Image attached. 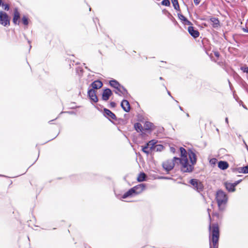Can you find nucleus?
<instances>
[{
	"label": "nucleus",
	"instance_id": "f257e3e1",
	"mask_svg": "<svg viewBox=\"0 0 248 248\" xmlns=\"http://www.w3.org/2000/svg\"><path fill=\"white\" fill-rule=\"evenodd\" d=\"M179 150L181 158L174 157L172 159L167 160L163 163L162 166L167 172H168L173 169L175 163L181 164V169L184 172H190L193 170V166L197 161L196 155L191 150L189 151L187 153L183 147H180Z\"/></svg>",
	"mask_w": 248,
	"mask_h": 248
},
{
	"label": "nucleus",
	"instance_id": "f03ea898",
	"mask_svg": "<svg viewBox=\"0 0 248 248\" xmlns=\"http://www.w3.org/2000/svg\"><path fill=\"white\" fill-rule=\"evenodd\" d=\"M209 229L210 232V248H218L219 236L218 225L217 224H213L212 226L210 225Z\"/></svg>",
	"mask_w": 248,
	"mask_h": 248
},
{
	"label": "nucleus",
	"instance_id": "7ed1b4c3",
	"mask_svg": "<svg viewBox=\"0 0 248 248\" xmlns=\"http://www.w3.org/2000/svg\"><path fill=\"white\" fill-rule=\"evenodd\" d=\"M216 200L220 210H223L227 203L228 198L224 192L218 190L217 193Z\"/></svg>",
	"mask_w": 248,
	"mask_h": 248
},
{
	"label": "nucleus",
	"instance_id": "20e7f679",
	"mask_svg": "<svg viewBox=\"0 0 248 248\" xmlns=\"http://www.w3.org/2000/svg\"><path fill=\"white\" fill-rule=\"evenodd\" d=\"M10 23V18L8 15L3 11H0V24L6 27L9 26Z\"/></svg>",
	"mask_w": 248,
	"mask_h": 248
},
{
	"label": "nucleus",
	"instance_id": "39448f33",
	"mask_svg": "<svg viewBox=\"0 0 248 248\" xmlns=\"http://www.w3.org/2000/svg\"><path fill=\"white\" fill-rule=\"evenodd\" d=\"M190 183L192 186L193 188L197 190L198 191L200 192L202 190L203 186L199 180L193 179L190 181Z\"/></svg>",
	"mask_w": 248,
	"mask_h": 248
},
{
	"label": "nucleus",
	"instance_id": "423d86ee",
	"mask_svg": "<svg viewBox=\"0 0 248 248\" xmlns=\"http://www.w3.org/2000/svg\"><path fill=\"white\" fill-rule=\"evenodd\" d=\"M146 187V185L144 184H141L138 185L136 186H135L132 187L134 189L135 194L138 195L141 193Z\"/></svg>",
	"mask_w": 248,
	"mask_h": 248
},
{
	"label": "nucleus",
	"instance_id": "0eeeda50",
	"mask_svg": "<svg viewBox=\"0 0 248 248\" xmlns=\"http://www.w3.org/2000/svg\"><path fill=\"white\" fill-rule=\"evenodd\" d=\"M88 95L90 99L93 102L96 103L98 101V98L96 95V92L93 89H90L88 91Z\"/></svg>",
	"mask_w": 248,
	"mask_h": 248
},
{
	"label": "nucleus",
	"instance_id": "6e6552de",
	"mask_svg": "<svg viewBox=\"0 0 248 248\" xmlns=\"http://www.w3.org/2000/svg\"><path fill=\"white\" fill-rule=\"evenodd\" d=\"M104 115L106 117H107L108 119L109 120L110 119H112L113 120L116 119V117L115 115L108 109H104Z\"/></svg>",
	"mask_w": 248,
	"mask_h": 248
},
{
	"label": "nucleus",
	"instance_id": "1a4fd4ad",
	"mask_svg": "<svg viewBox=\"0 0 248 248\" xmlns=\"http://www.w3.org/2000/svg\"><path fill=\"white\" fill-rule=\"evenodd\" d=\"M187 30L189 34L194 38H196L199 36V32L197 30H195L193 27L189 26L188 27Z\"/></svg>",
	"mask_w": 248,
	"mask_h": 248
},
{
	"label": "nucleus",
	"instance_id": "9d476101",
	"mask_svg": "<svg viewBox=\"0 0 248 248\" xmlns=\"http://www.w3.org/2000/svg\"><path fill=\"white\" fill-rule=\"evenodd\" d=\"M112 94V92L109 89L104 90L102 93V99L104 101L108 100Z\"/></svg>",
	"mask_w": 248,
	"mask_h": 248
},
{
	"label": "nucleus",
	"instance_id": "9b49d317",
	"mask_svg": "<svg viewBox=\"0 0 248 248\" xmlns=\"http://www.w3.org/2000/svg\"><path fill=\"white\" fill-rule=\"evenodd\" d=\"M121 107L126 112H129L130 109L129 103L126 100H123L121 102Z\"/></svg>",
	"mask_w": 248,
	"mask_h": 248
},
{
	"label": "nucleus",
	"instance_id": "f8f14e48",
	"mask_svg": "<svg viewBox=\"0 0 248 248\" xmlns=\"http://www.w3.org/2000/svg\"><path fill=\"white\" fill-rule=\"evenodd\" d=\"M224 186L227 189V190L229 192H233L235 191V186L233 183H231L228 182H226L224 183Z\"/></svg>",
	"mask_w": 248,
	"mask_h": 248
},
{
	"label": "nucleus",
	"instance_id": "ddd939ff",
	"mask_svg": "<svg viewBox=\"0 0 248 248\" xmlns=\"http://www.w3.org/2000/svg\"><path fill=\"white\" fill-rule=\"evenodd\" d=\"M115 93L119 95H125L127 93V92L123 86L120 85L119 88L115 91Z\"/></svg>",
	"mask_w": 248,
	"mask_h": 248
},
{
	"label": "nucleus",
	"instance_id": "4468645a",
	"mask_svg": "<svg viewBox=\"0 0 248 248\" xmlns=\"http://www.w3.org/2000/svg\"><path fill=\"white\" fill-rule=\"evenodd\" d=\"M103 86V83L100 80H95L91 84V86L92 87V89H100Z\"/></svg>",
	"mask_w": 248,
	"mask_h": 248
},
{
	"label": "nucleus",
	"instance_id": "2eb2a0df",
	"mask_svg": "<svg viewBox=\"0 0 248 248\" xmlns=\"http://www.w3.org/2000/svg\"><path fill=\"white\" fill-rule=\"evenodd\" d=\"M218 167L222 170H225L229 167V164L226 161H220L218 163Z\"/></svg>",
	"mask_w": 248,
	"mask_h": 248
},
{
	"label": "nucleus",
	"instance_id": "dca6fc26",
	"mask_svg": "<svg viewBox=\"0 0 248 248\" xmlns=\"http://www.w3.org/2000/svg\"><path fill=\"white\" fill-rule=\"evenodd\" d=\"M210 21L212 23L213 28H216L219 26V21L218 18L213 17L210 18Z\"/></svg>",
	"mask_w": 248,
	"mask_h": 248
},
{
	"label": "nucleus",
	"instance_id": "f3484780",
	"mask_svg": "<svg viewBox=\"0 0 248 248\" xmlns=\"http://www.w3.org/2000/svg\"><path fill=\"white\" fill-rule=\"evenodd\" d=\"M20 18V14L17 9L14 10V14L13 17V22L15 24H17V22L18 21Z\"/></svg>",
	"mask_w": 248,
	"mask_h": 248
},
{
	"label": "nucleus",
	"instance_id": "a211bd4d",
	"mask_svg": "<svg viewBox=\"0 0 248 248\" xmlns=\"http://www.w3.org/2000/svg\"><path fill=\"white\" fill-rule=\"evenodd\" d=\"M134 195H136L135 194L134 189L133 188H131L123 195L122 198L125 199L128 197H131Z\"/></svg>",
	"mask_w": 248,
	"mask_h": 248
},
{
	"label": "nucleus",
	"instance_id": "6ab92c4d",
	"mask_svg": "<svg viewBox=\"0 0 248 248\" xmlns=\"http://www.w3.org/2000/svg\"><path fill=\"white\" fill-rule=\"evenodd\" d=\"M109 84H110V85L114 88L116 90H117L118 89V88H119V87H120V86L121 85L119 82H118L116 80H110V82H109Z\"/></svg>",
	"mask_w": 248,
	"mask_h": 248
},
{
	"label": "nucleus",
	"instance_id": "aec40b11",
	"mask_svg": "<svg viewBox=\"0 0 248 248\" xmlns=\"http://www.w3.org/2000/svg\"><path fill=\"white\" fill-rule=\"evenodd\" d=\"M154 127V124L149 122H146L144 124V128L145 130L152 129Z\"/></svg>",
	"mask_w": 248,
	"mask_h": 248
},
{
	"label": "nucleus",
	"instance_id": "412c9836",
	"mask_svg": "<svg viewBox=\"0 0 248 248\" xmlns=\"http://www.w3.org/2000/svg\"><path fill=\"white\" fill-rule=\"evenodd\" d=\"M146 177V174L143 172H141L139 174L137 180L139 182H142L144 181L145 180V178Z\"/></svg>",
	"mask_w": 248,
	"mask_h": 248
},
{
	"label": "nucleus",
	"instance_id": "4be33fe9",
	"mask_svg": "<svg viewBox=\"0 0 248 248\" xmlns=\"http://www.w3.org/2000/svg\"><path fill=\"white\" fill-rule=\"evenodd\" d=\"M134 127H135V130L137 132H141L142 130H143V127H142L141 124L140 123H136L135 124Z\"/></svg>",
	"mask_w": 248,
	"mask_h": 248
},
{
	"label": "nucleus",
	"instance_id": "5701e85b",
	"mask_svg": "<svg viewBox=\"0 0 248 248\" xmlns=\"http://www.w3.org/2000/svg\"><path fill=\"white\" fill-rule=\"evenodd\" d=\"M173 6L176 10H180V7L178 2V0H171Z\"/></svg>",
	"mask_w": 248,
	"mask_h": 248
},
{
	"label": "nucleus",
	"instance_id": "b1692460",
	"mask_svg": "<svg viewBox=\"0 0 248 248\" xmlns=\"http://www.w3.org/2000/svg\"><path fill=\"white\" fill-rule=\"evenodd\" d=\"M239 172H242L244 173H248V165L245 167H240L238 169Z\"/></svg>",
	"mask_w": 248,
	"mask_h": 248
},
{
	"label": "nucleus",
	"instance_id": "393cba45",
	"mask_svg": "<svg viewBox=\"0 0 248 248\" xmlns=\"http://www.w3.org/2000/svg\"><path fill=\"white\" fill-rule=\"evenodd\" d=\"M156 143V142L155 140H151V141H149L147 145L149 147L150 150H152L154 148V146Z\"/></svg>",
	"mask_w": 248,
	"mask_h": 248
},
{
	"label": "nucleus",
	"instance_id": "a878e982",
	"mask_svg": "<svg viewBox=\"0 0 248 248\" xmlns=\"http://www.w3.org/2000/svg\"><path fill=\"white\" fill-rule=\"evenodd\" d=\"M148 148H149V147L147 145H146V146L142 147V150L145 153L149 154L151 150H150V149L148 150Z\"/></svg>",
	"mask_w": 248,
	"mask_h": 248
},
{
	"label": "nucleus",
	"instance_id": "bb28decb",
	"mask_svg": "<svg viewBox=\"0 0 248 248\" xmlns=\"http://www.w3.org/2000/svg\"><path fill=\"white\" fill-rule=\"evenodd\" d=\"M22 21L24 25H27L29 23L28 18L26 16H24L22 18Z\"/></svg>",
	"mask_w": 248,
	"mask_h": 248
},
{
	"label": "nucleus",
	"instance_id": "cd10ccee",
	"mask_svg": "<svg viewBox=\"0 0 248 248\" xmlns=\"http://www.w3.org/2000/svg\"><path fill=\"white\" fill-rule=\"evenodd\" d=\"M161 4L163 5L168 6L170 5V2L169 0H163L161 2Z\"/></svg>",
	"mask_w": 248,
	"mask_h": 248
},
{
	"label": "nucleus",
	"instance_id": "c85d7f7f",
	"mask_svg": "<svg viewBox=\"0 0 248 248\" xmlns=\"http://www.w3.org/2000/svg\"><path fill=\"white\" fill-rule=\"evenodd\" d=\"M178 16L180 20L184 21V22L187 19L185 17V16H184L183 15L178 14Z\"/></svg>",
	"mask_w": 248,
	"mask_h": 248
},
{
	"label": "nucleus",
	"instance_id": "c756f323",
	"mask_svg": "<svg viewBox=\"0 0 248 248\" xmlns=\"http://www.w3.org/2000/svg\"><path fill=\"white\" fill-rule=\"evenodd\" d=\"M217 162V159L216 158H213L210 159V163L211 165H215Z\"/></svg>",
	"mask_w": 248,
	"mask_h": 248
},
{
	"label": "nucleus",
	"instance_id": "7c9ffc66",
	"mask_svg": "<svg viewBox=\"0 0 248 248\" xmlns=\"http://www.w3.org/2000/svg\"><path fill=\"white\" fill-rule=\"evenodd\" d=\"M241 70L244 73H248V67H241Z\"/></svg>",
	"mask_w": 248,
	"mask_h": 248
},
{
	"label": "nucleus",
	"instance_id": "2f4dec72",
	"mask_svg": "<svg viewBox=\"0 0 248 248\" xmlns=\"http://www.w3.org/2000/svg\"><path fill=\"white\" fill-rule=\"evenodd\" d=\"M155 148H156L157 151H161L163 149V146L161 145H157L155 146Z\"/></svg>",
	"mask_w": 248,
	"mask_h": 248
},
{
	"label": "nucleus",
	"instance_id": "473e14b6",
	"mask_svg": "<svg viewBox=\"0 0 248 248\" xmlns=\"http://www.w3.org/2000/svg\"><path fill=\"white\" fill-rule=\"evenodd\" d=\"M2 6L3 7V8H4V10H9V5L7 4H2Z\"/></svg>",
	"mask_w": 248,
	"mask_h": 248
},
{
	"label": "nucleus",
	"instance_id": "72a5a7b5",
	"mask_svg": "<svg viewBox=\"0 0 248 248\" xmlns=\"http://www.w3.org/2000/svg\"><path fill=\"white\" fill-rule=\"evenodd\" d=\"M185 24L188 25H190L192 24L191 22L188 20L187 19H186V20L185 21Z\"/></svg>",
	"mask_w": 248,
	"mask_h": 248
},
{
	"label": "nucleus",
	"instance_id": "f704fd0d",
	"mask_svg": "<svg viewBox=\"0 0 248 248\" xmlns=\"http://www.w3.org/2000/svg\"><path fill=\"white\" fill-rule=\"evenodd\" d=\"M242 181V180H238L237 181H236L235 182H234L233 183V184L235 186H236L238 184H239Z\"/></svg>",
	"mask_w": 248,
	"mask_h": 248
},
{
	"label": "nucleus",
	"instance_id": "c9c22d12",
	"mask_svg": "<svg viewBox=\"0 0 248 248\" xmlns=\"http://www.w3.org/2000/svg\"><path fill=\"white\" fill-rule=\"evenodd\" d=\"M214 55H215L216 57H217V58H218L219 57V53L217 51H214Z\"/></svg>",
	"mask_w": 248,
	"mask_h": 248
},
{
	"label": "nucleus",
	"instance_id": "e433bc0d",
	"mask_svg": "<svg viewBox=\"0 0 248 248\" xmlns=\"http://www.w3.org/2000/svg\"><path fill=\"white\" fill-rule=\"evenodd\" d=\"M194 2L195 4V5H197L200 3V0H194Z\"/></svg>",
	"mask_w": 248,
	"mask_h": 248
},
{
	"label": "nucleus",
	"instance_id": "4c0bfd02",
	"mask_svg": "<svg viewBox=\"0 0 248 248\" xmlns=\"http://www.w3.org/2000/svg\"><path fill=\"white\" fill-rule=\"evenodd\" d=\"M170 151L171 152H172L173 153H174L175 152V149L174 147H171L170 148Z\"/></svg>",
	"mask_w": 248,
	"mask_h": 248
},
{
	"label": "nucleus",
	"instance_id": "58836bf2",
	"mask_svg": "<svg viewBox=\"0 0 248 248\" xmlns=\"http://www.w3.org/2000/svg\"><path fill=\"white\" fill-rule=\"evenodd\" d=\"M115 105H116V104L114 102H112L110 103V106L112 107H115Z\"/></svg>",
	"mask_w": 248,
	"mask_h": 248
},
{
	"label": "nucleus",
	"instance_id": "ea45409f",
	"mask_svg": "<svg viewBox=\"0 0 248 248\" xmlns=\"http://www.w3.org/2000/svg\"><path fill=\"white\" fill-rule=\"evenodd\" d=\"M207 211H208V215H209V219L211 220V217H210V211H211V209H208Z\"/></svg>",
	"mask_w": 248,
	"mask_h": 248
},
{
	"label": "nucleus",
	"instance_id": "a19ab883",
	"mask_svg": "<svg viewBox=\"0 0 248 248\" xmlns=\"http://www.w3.org/2000/svg\"><path fill=\"white\" fill-rule=\"evenodd\" d=\"M225 122L227 124H228V118L227 117L225 119Z\"/></svg>",
	"mask_w": 248,
	"mask_h": 248
},
{
	"label": "nucleus",
	"instance_id": "79ce46f5",
	"mask_svg": "<svg viewBox=\"0 0 248 248\" xmlns=\"http://www.w3.org/2000/svg\"><path fill=\"white\" fill-rule=\"evenodd\" d=\"M244 31L246 32H248V29H244Z\"/></svg>",
	"mask_w": 248,
	"mask_h": 248
},
{
	"label": "nucleus",
	"instance_id": "37998d69",
	"mask_svg": "<svg viewBox=\"0 0 248 248\" xmlns=\"http://www.w3.org/2000/svg\"><path fill=\"white\" fill-rule=\"evenodd\" d=\"M168 92V94H169V95L171 96L170 92H169V91H168V92Z\"/></svg>",
	"mask_w": 248,
	"mask_h": 248
},
{
	"label": "nucleus",
	"instance_id": "c03bdc74",
	"mask_svg": "<svg viewBox=\"0 0 248 248\" xmlns=\"http://www.w3.org/2000/svg\"><path fill=\"white\" fill-rule=\"evenodd\" d=\"M179 108L181 110H183V108L181 106H179Z\"/></svg>",
	"mask_w": 248,
	"mask_h": 248
},
{
	"label": "nucleus",
	"instance_id": "a18cd8bd",
	"mask_svg": "<svg viewBox=\"0 0 248 248\" xmlns=\"http://www.w3.org/2000/svg\"><path fill=\"white\" fill-rule=\"evenodd\" d=\"M28 42L29 44L30 45V44H31V41H30V40H28Z\"/></svg>",
	"mask_w": 248,
	"mask_h": 248
},
{
	"label": "nucleus",
	"instance_id": "49530a36",
	"mask_svg": "<svg viewBox=\"0 0 248 248\" xmlns=\"http://www.w3.org/2000/svg\"><path fill=\"white\" fill-rule=\"evenodd\" d=\"M186 116H187V117H189V114L188 113H186Z\"/></svg>",
	"mask_w": 248,
	"mask_h": 248
},
{
	"label": "nucleus",
	"instance_id": "de8ad7c7",
	"mask_svg": "<svg viewBox=\"0 0 248 248\" xmlns=\"http://www.w3.org/2000/svg\"><path fill=\"white\" fill-rule=\"evenodd\" d=\"M1 0H0V6L1 5Z\"/></svg>",
	"mask_w": 248,
	"mask_h": 248
},
{
	"label": "nucleus",
	"instance_id": "09e8293b",
	"mask_svg": "<svg viewBox=\"0 0 248 248\" xmlns=\"http://www.w3.org/2000/svg\"><path fill=\"white\" fill-rule=\"evenodd\" d=\"M214 215H215H215H216V216H217V215H218V214H214Z\"/></svg>",
	"mask_w": 248,
	"mask_h": 248
},
{
	"label": "nucleus",
	"instance_id": "8fccbe9b",
	"mask_svg": "<svg viewBox=\"0 0 248 248\" xmlns=\"http://www.w3.org/2000/svg\"><path fill=\"white\" fill-rule=\"evenodd\" d=\"M164 179H169L167 177H164Z\"/></svg>",
	"mask_w": 248,
	"mask_h": 248
},
{
	"label": "nucleus",
	"instance_id": "3c124183",
	"mask_svg": "<svg viewBox=\"0 0 248 248\" xmlns=\"http://www.w3.org/2000/svg\"><path fill=\"white\" fill-rule=\"evenodd\" d=\"M31 45L30 46V48L31 49Z\"/></svg>",
	"mask_w": 248,
	"mask_h": 248
},
{
	"label": "nucleus",
	"instance_id": "603ef678",
	"mask_svg": "<svg viewBox=\"0 0 248 248\" xmlns=\"http://www.w3.org/2000/svg\"><path fill=\"white\" fill-rule=\"evenodd\" d=\"M160 79H162V77H160Z\"/></svg>",
	"mask_w": 248,
	"mask_h": 248
}]
</instances>
